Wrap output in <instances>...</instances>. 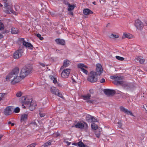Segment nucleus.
Wrapping results in <instances>:
<instances>
[{
    "mask_svg": "<svg viewBox=\"0 0 147 147\" xmlns=\"http://www.w3.org/2000/svg\"><path fill=\"white\" fill-rule=\"evenodd\" d=\"M19 70L18 67H16L6 76V81H11L12 84H15L21 81V78L18 76Z\"/></svg>",
    "mask_w": 147,
    "mask_h": 147,
    "instance_id": "1",
    "label": "nucleus"
},
{
    "mask_svg": "<svg viewBox=\"0 0 147 147\" xmlns=\"http://www.w3.org/2000/svg\"><path fill=\"white\" fill-rule=\"evenodd\" d=\"M32 70L31 66L27 65L24 66L21 69L20 74L21 78H24L30 74Z\"/></svg>",
    "mask_w": 147,
    "mask_h": 147,
    "instance_id": "2",
    "label": "nucleus"
},
{
    "mask_svg": "<svg viewBox=\"0 0 147 147\" xmlns=\"http://www.w3.org/2000/svg\"><path fill=\"white\" fill-rule=\"evenodd\" d=\"M110 78L112 79H114L113 83L116 85H121L123 84L124 82L122 81V78L121 76H113L110 77Z\"/></svg>",
    "mask_w": 147,
    "mask_h": 147,
    "instance_id": "3",
    "label": "nucleus"
},
{
    "mask_svg": "<svg viewBox=\"0 0 147 147\" xmlns=\"http://www.w3.org/2000/svg\"><path fill=\"white\" fill-rule=\"evenodd\" d=\"M97 75L95 71H91L88 77V80L92 83L96 82L97 81Z\"/></svg>",
    "mask_w": 147,
    "mask_h": 147,
    "instance_id": "4",
    "label": "nucleus"
},
{
    "mask_svg": "<svg viewBox=\"0 0 147 147\" xmlns=\"http://www.w3.org/2000/svg\"><path fill=\"white\" fill-rule=\"evenodd\" d=\"M21 102L23 103L22 105V106L23 108H25V106L24 105V104L26 105H29V104L32 101L31 98H29L28 97L23 96L22 97Z\"/></svg>",
    "mask_w": 147,
    "mask_h": 147,
    "instance_id": "5",
    "label": "nucleus"
},
{
    "mask_svg": "<svg viewBox=\"0 0 147 147\" xmlns=\"http://www.w3.org/2000/svg\"><path fill=\"white\" fill-rule=\"evenodd\" d=\"M134 25L136 28L139 30H142L144 26L143 23L139 19H137L135 21Z\"/></svg>",
    "mask_w": 147,
    "mask_h": 147,
    "instance_id": "6",
    "label": "nucleus"
},
{
    "mask_svg": "<svg viewBox=\"0 0 147 147\" xmlns=\"http://www.w3.org/2000/svg\"><path fill=\"white\" fill-rule=\"evenodd\" d=\"M75 127L78 128L87 129L88 128V126L87 124L85 122H78L75 125Z\"/></svg>",
    "mask_w": 147,
    "mask_h": 147,
    "instance_id": "7",
    "label": "nucleus"
},
{
    "mask_svg": "<svg viewBox=\"0 0 147 147\" xmlns=\"http://www.w3.org/2000/svg\"><path fill=\"white\" fill-rule=\"evenodd\" d=\"M70 71L71 69H64L63 71L61 73V76L64 78H67L70 74Z\"/></svg>",
    "mask_w": 147,
    "mask_h": 147,
    "instance_id": "8",
    "label": "nucleus"
},
{
    "mask_svg": "<svg viewBox=\"0 0 147 147\" xmlns=\"http://www.w3.org/2000/svg\"><path fill=\"white\" fill-rule=\"evenodd\" d=\"M51 92L55 95H57L60 97H62L61 94L59 92L58 89L54 87H52L50 89Z\"/></svg>",
    "mask_w": 147,
    "mask_h": 147,
    "instance_id": "9",
    "label": "nucleus"
},
{
    "mask_svg": "<svg viewBox=\"0 0 147 147\" xmlns=\"http://www.w3.org/2000/svg\"><path fill=\"white\" fill-rule=\"evenodd\" d=\"M6 7V9L5 10V12L7 13H13L14 14L16 15L17 14V13L16 12L13 10L12 9V6L11 5H9L8 4Z\"/></svg>",
    "mask_w": 147,
    "mask_h": 147,
    "instance_id": "10",
    "label": "nucleus"
},
{
    "mask_svg": "<svg viewBox=\"0 0 147 147\" xmlns=\"http://www.w3.org/2000/svg\"><path fill=\"white\" fill-rule=\"evenodd\" d=\"M13 110L11 107L8 106L4 109L3 113L6 115H9L12 114Z\"/></svg>",
    "mask_w": 147,
    "mask_h": 147,
    "instance_id": "11",
    "label": "nucleus"
},
{
    "mask_svg": "<svg viewBox=\"0 0 147 147\" xmlns=\"http://www.w3.org/2000/svg\"><path fill=\"white\" fill-rule=\"evenodd\" d=\"M23 53V51L22 49L18 50L16 51L13 54V58L16 59H18L22 56Z\"/></svg>",
    "mask_w": 147,
    "mask_h": 147,
    "instance_id": "12",
    "label": "nucleus"
},
{
    "mask_svg": "<svg viewBox=\"0 0 147 147\" xmlns=\"http://www.w3.org/2000/svg\"><path fill=\"white\" fill-rule=\"evenodd\" d=\"M120 109L121 111L124 112L127 115H130L131 116H134L131 111L128 110L127 109L123 106L120 107Z\"/></svg>",
    "mask_w": 147,
    "mask_h": 147,
    "instance_id": "13",
    "label": "nucleus"
},
{
    "mask_svg": "<svg viewBox=\"0 0 147 147\" xmlns=\"http://www.w3.org/2000/svg\"><path fill=\"white\" fill-rule=\"evenodd\" d=\"M103 71L102 66L100 64H98L96 65V72L97 75H100Z\"/></svg>",
    "mask_w": 147,
    "mask_h": 147,
    "instance_id": "14",
    "label": "nucleus"
},
{
    "mask_svg": "<svg viewBox=\"0 0 147 147\" xmlns=\"http://www.w3.org/2000/svg\"><path fill=\"white\" fill-rule=\"evenodd\" d=\"M104 92L106 94L109 96L113 95L116 93L115 90L112 89H105L104 90Z\"/></svg>",
    "mask_w": 147,
    "mask_h": 147,
    "instance_id": "15",
    "label": "nucleus"
},
{
    "mask_svg": "<svg viewBox=\"0 0 147 147\" xmlns=\"http://www.w3.org/2000/svg\"><path fill=\"white\" fill-rule=\"evenodd\" d=\"M29 109L31 111H32L35 109L36 106V102L34 101H32L29 104Z\"/></svg>",
    "mask_w": 147,
    "mask_h": 147,
    "instance_id": "16",
    "label": "nucleus"
},
{
    "mask_svg": "<svg viewBox=\"0 0 147 147\" xmlns=\"http://www.w3.org/2000/svg\"><path fill=\"white\" fill-rule=\"evenodd\" d=\"M65 4L68 6L67 10L68 11H71L73 10L75 6L74 5H71L69 3H65Z\"/></svg>",
    "mask_w": 147,
    "mask_h": 147,
    "instance_id": "17",
    "label": "nucleus"
},
{
    "mask_svg": "<svg viewBox=\"0 0 147 147\" xmlns=\"http://www.w3.org/2000/svg\"><path fill=\"white\" fill-rule=\"evenodd\" d=\"M27 114H23L21 115V122H25L27 120Z\"/></svg>",
    "mask_w": 147,
    "mask_h": 147,
    "instance_id": "18",
    "label": "nucleus"
},
{
    "mask_svg": "<svg viewBox=\"0 0 147 147\" xmlns=\"http://www.w3.org/2000/svg\"><path fill=\"white\" fill-rule=\"evenodd\" d=\"M55 42L58 44L61 45H65V42L64 40L59 38L56 39L55 40Z\"/></svg>",
    "mask_w": 147,
    "mask_h": 147,
    "instance_id": "19",
    "label": "nucleus"
},
{
    "mask_svg": "<svg viewBox=\"0 0 147 147\" xmlns=\"http://www.w3.org/2000/svg\"><path fill=\"white\" fill-rule=\"evenodd\" d=\"M70 62L69 61L67 60H64L63 62V65L61 67V69H63L67 67L70 65Z\"/></svg>",
    "mask_w": 147,
    "mask_h": 147,
    "instance_id": "20",
    "label": "nucleus"
},
{
    "mask_svg": "<svg viewBox=\"0 0 147 147\" xmlns=\"http://www.w3.org/2000/svg\"><path fill=\"white\" fill-rule=\"evenodd\" d=\"M23 44L26 47L29 48L30 49H32L33 46L30 43L28 42L25 41L23 42Z\"/></svg>",
    "mask_w": 147,
    "mask_h": 147,
    "instance_id": "21",
    "label": "nucleus"
},
{
    "mask_svg": "<svg viewBox=\"0 0 147 147\" xmlns=\"http://www.w3.org/2000/svg\"><path fill=\"white\" fill-rule=\"evenodd\" d=\"M93 131L94 132L95 134L96 137L98 138H99L101 134V132L100 131V129H93Z\"/></svg>",
    "mask_w": 147,
    "mask_h": 147,
    "instance_id": "22",
    "label": "nucleus"
},
{
    "mask_svg": "<svg viewBox=\"0 0 147 147\" xmlns=\"http://www.w3.org/2000/svg\"><path fill=\"white\" fill-rule=\"evenodd\" d=\"M84 14L85 15H88L93 13V12L88 9H86L83 10Z\"/></svg>",
    "mask_w": 147,
    "mask_h": 147,
    "instance_id": "23",
    "label": "nucleus"
},
{
    "mask_svg": "<svg viewBox=\"0 0 147 147\" xmlns=\"http://www.w3.org/2000/svg\"><path fill=\"white\" fill-rule=\"evenodd\" d=\"M91 97V95L89 94H88L86 95L82 96V97L83 99L84 100H88L90 99Z\"/></svg>",
    "mask_w": 147,
    "mask_h": 147,
    "instance_id": "24",
    "label": "nucleus"
},
{
    "mask_svg": "<svg viewBox=\"0 0 147 147\" xmlns=\"http://www.w3.org/2000/svg\"><path fill=\"white\" fill-rule=\"evenodd\" d=\"M77 67L78 68H80L82 70L84 68H87L88 67L83 63H80L78 64Z\"/></svg>",
    "mask_w": 147,
    "mask_h": 147,
    "instance_id": "25",
    "label": "nucleus"
},
{
    "mask_svg": "<svg viewBox=\"0 0 147 147\" xmlns=\"http://www.w3.org/2000/svg\"><path fill=\"white\" fill-rule=\"evenodd\" d=\"M11 32L12 34H15L18 33L19 30L18 28L13 27L11 28Z\"/></svg>",
    "mask_w": 147,
    "mask_h": 147,
    "instance_id": "26",
    "label": "nucleus"
},
{
    "mask_svg": "<svg viewBox=\"0 0 147 147\" xmlns=\"http://www.w3.org/2000/svg\"><path fill=\"white\" fill-rule=\"evenodd\" d=\"M123 38H132V35L129 33H124L123 34Z\"/></svg>",
    "mask_w": 147,
    "mask_h": 147,
    "instance_id": "27",
    "label": "nucleus"
},
{
    "mask_svg": "<svg viewBox=\"0 0 147 147\" xmlns=\"http://www.w3.org/2000/svg\"><path fill=\"white\" fill-rule=\"evenodd\" d=\"M77 145L79 147H88L87 145H85L82 142L80 141L77 143Z\"/></svg>",
    "mask_w": 147,
    "mask_h": 147,
    "instance_id": "28",
    "label": "nucleus"
},
{
    "mask_svg": "<svg viewBox=\"0 0 147 147\" xmlns=\"http://www.w3.org/2000/svg\"><path fill=\"white\" fill-rule=\"evenodd\" d=\"M92 117V116L89 115H87L86 116V119L87 121L90 122Z\"/></svg>",
    "mask_w": 147,
    "mask_h": 147,
    "instance_id": "29",
    "label": "nucleus"
},
{
    "mask_svg": "<svg viewBox=\"0 0 147 147\" xmlns=\"http://www.w3.org/2000/svg\"><path fill=\"white\" fill-rule=\"evenodd\" d=\"M119 36V35L117 33L112 34L110 36V37L112 38H117Z\"/></svg>",
    "mask_w": 147,
    "mask_h": 147,
    "instance_id": "30",
    "label": "nucleus"
},
{
    "mask_svg": "<svg viewBox=\"0 0 147 147\" xmlns=\"http://www.w3.org/2000/svg\"><path fill=\"white\" fill-rule=\"evenodd\" d=\"M136 59L137 60H139L140 63L141 64L144 63L145 60L144 59L141 58L140 57H137Z\"/></svg>",
    "mask_w": 147,
    "mask_h": 147,
    "instance_id": "31",
    "label": "nucleus"
},
{
    "mask_svg": "<svg viewBox=\"0 0 147 147\" xmlns=\"http://www.w3.org/2000/svg\"><path fill=\"white\" fill-rule=\"evenodd\" d=\"M51 142L50 140H49L47 142H46L42 146L44 147L48 146H49L51 144Z\"/></svg>",
    "mask_w": 147,
    "mask_h": 147,
    "instance_id": "32",
    "label": "nucleus"
},
{
    "mask_svg": "<svg viewBox=\"0 0 147 147\" xmlns=\"http://www.w3.org/2000/svg\"><path fill=\"white\" fill-rule=\"evenodd\" d=\"M92 129H97L98 126L95 123H92L91 124Z\"/></svg>",
    "mask_w": 147,
    "mask_h": 147,
    "instance_id": "33",
    "label": "nucleus"
},
{
    "mask_svg": "<svg viewBox=\"0 0 147 147\" xmlns=\"http://www.w3.org/2000/svg\"><path fill=\"white\" fill-rule=\"evenodd\" d=\"M115 57L116 59L120 61H122L124 60V58L119 56H117Z\"/></svg>",
    "mask_w": 147,
    "mask_h": 147,
    "instance_id": "34",
    "label": "nucleus"
},
{
    "mask_svg": "<svg viewBox=\"0 0 147 147\" xmlns=\"http://www.w3.org/2000/svg\"><path fill=\"white\" fill-rule=\"evenodd\" d=\"M97 121H98L97 119H96L94 117L92 116V117L91 119L90 122H95Z\"/></svg>",
    "mask_w": 147,
    "mask_h": 147,
    "instance_id": "35",
    "label": "nucleus"
},
{
    "mask_svg": "<svg viewBox=\"0 0 147 147\" xmlns=\"http://www.w3.org/2000/svg\"><path fill=\"white\" fill-rule=\"evenodd\" d=\"M22 95V93L21 92H18L16 94V96L18 97H20Z\"/></svg>",
    "mask_w": 147,
    "mask_h": 147,
    "instance_id": "36",
    "label": "nucleus"
},
{
    "mask_svg": "<svg viewBox=\"0 0 147 147\" xmlns=\"http://www.w3.org/2000/svg\"><path fill=\"white\" fill-rule=\"evenodd\" d=\"M36 36L38 38H39L40 40H42L43 39V37H42L41 35L39 34H37Z\"/></svg>",
    "mask_w": 147,
    "mask_h": 147,
    "instance_id": "37",
    "label": "nucleus"
},
{
    "mask_svg": "<svg viewBox=\"0 0 147 147\" xmlns=\"http://www.w3.org/2000/svg\"><path fill=\"white\" fill-rule=\"evenodd\" d=\"M20 111V109L18 107H17L14 109V112L16 113H18Z\"/></svg>",
    "mask_w": 147,
    "mask_h": 147,
    "instance_id": "38",
    "label": "nucleus"
},
{
    "mask_svg": "<svg viewBox=\"0 0 147 147\" xmlns=\"http://www.w3.org/2000/svg\"><path fill=\"white\" fill-rule=\"evenodd\" d=\"M64 142H65L68 146H69L71 144V142L66 141V139L64 138H63Z\"/></svg>",
    "mask_w": 147,
    "mask_h": 147,
    "instance_id": "39",
    "label": "nucleus"
},
{
    "mask_svg": "<svg viewBox=\"0 0 147 147\" xmlns=\"http://www.w3.org/2000/svg\"><path fill=\"white\" fill-rule=\"evenodd\" d=\"M36 145V143H32L29 145H28L27 147H35Z\"/></svg>",
    "mask_w": 147,
    "mask_h": 147,
    "instance_id": "40",
    "label": "nucleus"
},
{
    "mask_svg": "<svg viewBox=\"0 0 147 147\" xmlns=\"http://www.w3.org/2000/svg\"><path fill=\"white\" fill-rule=\"evenodd\" d=\"M4 28V26L3 24L1 22H0V30H3Z\"/></svg>",
    "mask_w": 147,
    "mask_h": 147,
    "instance_id": "41",
    "label": "nucleus"
},
{
    "mask_svg": "<svg viewBox=\"0 0 147 147\" xmlns=\"http://www.w3.org/2000/svg\"><path fill=\"white\" fill-rule=\"evenodd\" d=\"M117 125L118 126V127L119 128H121L122 125V124L121 122H118V123L117 124Z\"/></svg>",
    "mask_w": 147,
    "mask_h": 147,
    "instance_id": "42",
    "label": "nucleus"
},
{
    "mask_svg": "<svg viewBox=\"0 0 147 147\" xmlns=\"http://www.w3.org/2000/svg\"><path fill=\"white\" fill-rule=\"evenodd\" d=\"M81 71L84 74H87L88 73V72L87 70L85 69V68H84L83 69H82V70H81Z\"/></svg>",
    "mask_w": 147,
    "mask_h": 147,
    "instance_id": "43",
    "label": "nucleus"
},
{
    "mask_svg": "<svg viewBox=\"0 0 147 147\" xmlns=\"http://www.w3.org/2000/svg\"><path fill=\"white\" fill-rule=\"evenodd\" d=\"M7 0H3V2L4 4V5L5 7H7V5L8 3H7Z\"/></svg>",
    "mask_w": 147,
    "mask_h": 147,
    "instance_id": "44",
    "label": "nucleus"
},
{
    "mask_svg": "<svg viewBox=\"0 0 147 147\" xmlns=\"http://www.w3.org/2000/svg\"><path fill=\"white\" fill-rule=\"evenodd\" d=\"M31 124L32 125L34 126H36L37 125V124L35 121H33L31 123Z\"/></svg>",
    "mask_w": 147,
    "mask_h": 147,
    "instance_id": "45",
    "label": "nucleus"
},
{
    "mask_svg": "<svg viewBox=\"0 0 147 147\" xmlns=\"http://www.w3.org/2000/svg\"><path fill=\"white\" fill-rule=\"evenodd\" d=\"M15 9L16 11H18L19 9H20V7L18 5H15Z\"/></svg>",
    "mask_w": 147,
    "mask_h": 147,
    "instance_id": "46",
    "label": "nucleus"
},
{
    "mask_svg": "<svg viewBox=\"0 0 147 147\" xmlns=\"http://www.w3.org/2000/svg\"><path fill=\"white\" fill-rule=\"evenodd\" d=\"M3 94L0 93V101L2 100L3 98Z\"/></svg>",
    "mask_w": 147,
    "mask_h": 147,
    "instance_id": "47",
    "label": "nucleus"
},
{
    "mask_svg": "<svg viewBox=\"0 0 147 147\" xmlns=\"http://www.w3.org/2000/svg\"><path fill=\"white\" fill-rule=\"evenodd\" d=\"M53 82L55 84H56L57 83V80L55 78H53Z\"/></svg>",
    "mask_w": 147,
    "mask_h": 147,
    "instance_id": "48",
    "label": "nucleus"
},
{
    "mask_svg": "<svg viewBox=\"0 0 147 147\" xmlns=\"http://www.w3.org/2000/svg\"><path fill=\"white\" fill-rule=\"evenodd\" d=\"M38 122L40 126H42L43 125V123L42 122V121H38Z\"/></svg>",
    "mask_w": 147,
    "mask_h": 147,
    "instance_id": "49",
    "label": "nucleus"
},
{
    "mask_svg": "<svg viewBox=\"0 0 147 147\" xmlns=\"http://www.w3.org/2000/svg\"><path fill=\"white\" fill-rule=\"evenodd\" d=\"M105 82V80L104 78H102L100 80V82L101 83H104Z\"/></svg>",
    "mask_w": 147,
    "mask_h": 147,
    "instance_id": "50",
    "label": "nucleus"
},
{
    "mask_svg": "<svg viewBox=\"0 0 147 147\" xmlns=\"http://www.w3.org/2000/svg\"><path fill=\"white\" fill-rule=\"evenodd\" d=\"M40 64L43 67H45V66H47V65H46L45 64L43 63H40Z\"/></svg>",
    "mask_w": 147,
    "mask_h": 147,
    "instance_id": "51",
    "label": "nucleus"
},
{
    "mask_svg": "<svg viewBox=\"0 0 147 147\" xmlns=\"http://www.w3.org/2000/svg\"><path fill=\"white\" fill-rule=\"evenodd\" d=\"M39 115L41 117H43L45 116V114L44 113H40Z\"/></svg>",
    "mask_w": 147,
    "mask_h": 147,
    "instance_id": "52",
    "label": "nucleus"
},
{
    "mask_svg": "<svg viewBox=\"0 0 147 147\" xmlns=\"http://www.w3.org/2000/svg\"><path fill=\"white\" fill-rule=\"evenodd\" d=\"M143 107L144 108L145 110L147 111V105H146L145 106L144 105Z\"/></svg>",
    "mask_w": 147,
    "mask_h": 147,
    "instance_id": "53",
    "label": "nucleus"
},
{
    "mask_svg": "<svg viewBox=\"0 0 147 147\" xmlns=\"http://www.w3.org/2000/svg\"><path fill=\"white\" fill-rule=\"evenodd\" d=\"M55 135L56 136H58L60 135V134L59 133L58 131H57V132L56 133H55Z\"/></svg>",
    "mask_w": 147,
    "mask_h": 147,
    "instance_id": "54",
    "label": "nucleus"
},
{
    "mask_svg": "<svg viewBox=\"0 0 147 147\" xmlns=\"http://www.w3.org/2000/svg\"><path fill=\"white\" fill-rule=\"evenodd\" d=\"M144 25L146 26H147V20H144Z\"/></svg>",
    "mask_w": 147,
    "mask_h": 147,
    "instance_id": "55",
    "label": "nucleus"
},
{
    "mask_svg": "<svg viewBox=\"0 0 147 147\" xmlns=\"http://www.w3.org/2000/svg\"><path fill=\"white\" fill-rule=\"evenodd\" d=\"M72 82H76V81L73 78H72Z\"/></svg>",
    "mask_w": 147,
    "mask_h": 147,
    "instance_id": "56",
    "label": "nucleus"
},
{
    "mask_svg": "<svg viewBox=\"0 0 147 147\" xmlns=\"http://www.w3.org/2000/svg\"><path fill=\"white\" fill-rule=\"evenodd\" d=\"M72 145L74 146H77V143H73L72 144Z\"/></svg>",
    "mask_w": 147,
    "mask_h": 147,
    "instance_id": "57",
    "label": "nucleus"
},
{
    "mask_svg": "<svg viewBox=\"0 0 147 147\" xmlns=\"http://www.w3.org/2000/svg\"><path fill=\"white\" fill-rule=\"evenodd\" d=\"M3 37V35L2 34L0 33V39L2 38Z\"/></svg>",
    "mask_w": 147,
    "mask_h": 147,
    "instance_id": "58",
    "label": "nucleus"
},
{
    "mask_svg": "<svg viewBox=\"0 0 147 147\" xmlns=\"http://www.w3.org/2000/svg\"><path fill=\"white\" fill-rule=\"evenodd\" d=\"M89 92L91 93H92L93 92V91L92 89H90L89 90Z\"/></svg>",
    "mask_w": 147,
    "mask_h": 147,
    "instance_id": "59",
    "label": "nucleus"
},
{
    "mask_svg": "<svg viewBox=\"0 0 147 147\" xmlns=\"http://www.w3.org/2000/svg\"><path fill=\"white\" fill-rule=\"evenodd\" d=\"M3 135L2 134L0 135V140H1L2 138L3 137Z\"/></svg>",
    "mask_w": 147,
    "mask_h": 147,
    "instance_id": "60",
    "label": "nucleus"
},
{
    "mask_svg": "<svg viewBox=\"0 0 147 147\" xmlns=\"http://www.w3.org/2000/svg\"><path fill=\"white\" fill-rule=\"evenodd\" d=\"M69 14H70L71 15H73V13L72 12H70L69 13Z\"/></svg>",
    "mask_w": 147,
    "mask_h": 147,
    "instance_id": "61",
    "label": "nucleus"
},
{
    "mask_svg": "<svg viewBox=\"0 0 147 147\" xmlns=\"http://www.w3.org/2000/svg\"><path fill=\"white\" fill-rule=\"evenodd\" d=\"M50 78L52 80H53V78H54V77H53V76H50Z\"/></svg>",
    "mask_w": 147,
    "mask_h": 147,
    "instance_id": "62",
    "label": "nucleus"
},
{
    "mask_svg": "<svg viewBox=\"0 0 147 147\" xmlns=\"http://www.w3.org/2000/svg\"><path fill=\"white\" fill-rule=\"evenodd\" d=\"M11 126H13L14 125V123H11Z\"/></svg>",
    "mask_w": 147,
    "mask_h": 147,
    "instance_id": "63",
    "label": "nucleus"
},
{
    "mask_svg": "<svg viewBox=\"0 0 147 147\" xmlns=\"http://www.w3.org/2000/svg\"><path fill=\"white\" fill-rule=\"evenodd\" d=\"M92 3L94 5H96V3L95 1H94V2H92Z\"/></svg>",
    "mask_w": 147,
    "mask_h": 147,
    "instance_id": "64",
    "label": "nucleus"
}]
</instances>
